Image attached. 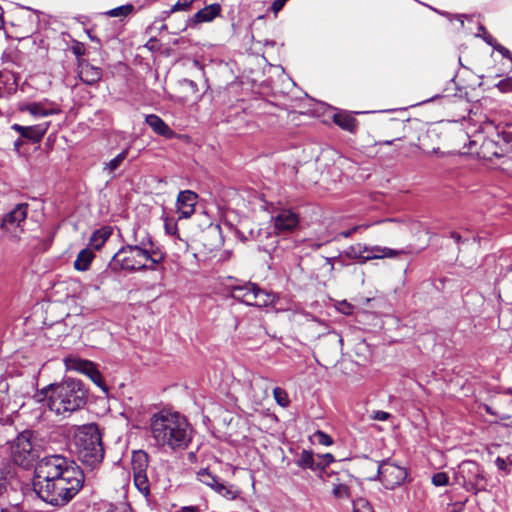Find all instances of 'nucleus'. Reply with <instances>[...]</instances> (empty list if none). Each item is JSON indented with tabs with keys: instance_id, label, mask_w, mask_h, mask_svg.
I'll list each match as a JSON object with an SVG mask.
<instances>
[{
	"instance_id": "nucleus-1",
	"label": "nucleus",
	"mask_w": 512,
	"mask_h": 512,
	"mask_svg": "<svg viewBox=\"0 0 512 512\" xmlns=\"http://www.w3.org/2000/svg\"><path fill=\"white\" fill-rule=\"evenodd\" d=\"M151 436L162 448L180 450L192 440V428L188 420L178 412L161 411L150 419Z\"/></svg>"
},
{
	"instance_id": "nucleus-2",
	"label": "nucleus",
	"mask_w": 512,
	"mask_h": 512,
	"mask_svg": "<svg viewBox=\"0 0 512 512\" xmlns=\"http://www.w3.org/2000/svg\"><path fill=\"white\" fill-rule=\"evenodd\" d=\"M51 394L48 407L57 415H70L84 407L87 391L80 380L68 378L61 383L49 385Z\"/></svg>"
},
{
	"instance_id": "nucleus-3",
	"label": "nucleus",
	"mask_w": 512,
	"mask_h": 512,
	"mask_svg": "<svg viewBox=\"0 0 512 512\" xmlns=\"http://www.w3.org/2000/svg\"><path fill=\"white\" fill-rule=\"evenodd\" d=\"M74 452L88 469L97 468L103 461L105 451L102 436L96 424L78 427L73 436Z\"/></svg>"
},
{
	"instance_id": "nucleus-4",
	"label": "nucleus",
	"mask_w": 512,
	"mask_h": 512,
	"mask_svg": "<svg viewBox=\"0 0 512 512\" xmlns=\"http://www.w3.org/2000/svg\"><path fill=\"white\" fill-rule=\"evenodd\" d=\"M84 480L83 471L73 460L60 454L45 456L38 460L34 470L33 482L59 480Z\"/></svg>"
},
{
	"instance_id": "nucleus-5",
	"label": "nucleus",
	"mask_w": 512,
	"mask_h": 512,
	"mask_svg": "<svg viewBox=\"0 0 512 512\" xmlns=\"http://www.w3.org/2000/svg\"><path fill=\"white\" fill-rule=\"evenodd\" d=\"M84 480L65 479L49 482H33L37 496L54 507L66 506L81 490Z\"/></svg>"
},
{
	"instance_id": "nucleus-6",
	"label": "nucleus",
	"mask_w": 512,
	"mask_h": 512,
	"mask_svg": "<svg viewBox=\"0 0 512 512\" xmlns=\"http://www.w3.org/2000/svg\"><path fill=\"white\" fill-rule=\"evenodd\" d=\"M151 254H147L140 248L130 245L123 246L113 256L109 266L112 269L120 268L126 271L154 270Z\"/></svg>"
},
{
	"instance_id": "nucleus-7",
	"label": "nucleus",
	"mask_w": 512,
	"mask_h": 512,
	"mask_svg": "<svg viewBox=\"0 0 512 512\" xmlns=\"http://www.w3.org/2000/svg\"><path fill=\"white\" fill-rule=\"evenodd\" d=\"M231 296L235 300L255 307H267L274 304L276 300V296L273 293L263 290L251 282L233 286Z\"/></svg>"
},
{
	"instance_id": "nucleus-8",
	"label": "nucleus",
	"mask_w": 512,
	"mask_h": 512,
	"mask_svg": "<svg viewBox=\"0 0 512 512\" xmlns=\"http://www.w3.org/2000/svg\"><path fill=\"white\" fill-rule=\"evenodd\" d=\"M497 139L486 138L482 141L479 148L474 150L473 147L477 145V140L469 142L470 153H476L479 158L491 161L493 158H500L507 152L508 145L512 141V137L507 134L501 136L496 135Z\"/></svg>"
},
{
	"instance_id": "nucleus-9",
	"label": "nucleus",
	"mask_w": 512,
	"mask_h": 512,
	"mask_svg": "<svg viewBox=\"0 0 512 512\" xmlns=\"http://www.w3.org/2000/svg\"><path fill=\"white\" fill-rule=\"evenodd\" d=\"M399 254V251L391 248L378 245L367 246L360 243L351 245L344 251V255L347 258L357 260L361 263H365L372 259L393 258Z\"/></svg>"
},
{
	"instance_id": "nucleus-10",
	"label": "nucleus",
	"mask_w": 512,
	"mask_h": 512,
	"mask_svg": "<svg viewBox=\"0 0 512 512\" xmlns=\"http://www.w3.org/2000/svg\"><path fill=\"white\" fill-rule=\"evenodd\" d=\"M28 204L19 203L6 213L1 221V229L12 240L18 241L23 233V223L28 215Z\"/></svg>"
},
{
	"instance_id": "nucleus-11",
	"label": "nucleus",
	"mask_w": 512,
	"mask_h": 512,
	"mask_svg": "<svg viewBox=\"0 0 512 512\" xmlns=\"http://www.w3.org/2000/svg\"><path fill=\"white\" fill-rule=\"evenodd\" d=\"M458 478L462 479V485L467 491L475 493L485 489L486 480L483 470L474 461H463L459 465Z\"/></svg>"
},
{
	"instance_id": "nucleus-12",
	"label": "nucleus",
	"mask_w": 512,
	"mask_h": 512,
	"mask_svg": "<svg viewBox=\"0 0 512 512\" xmlns=\"http://www.w3.org/2000/svg\"><path fill=\"white\" fill-rule=\"evenodd\" d=\"M237 86L232 85L228 91L220 95L222 102L227 105L228 108H239L242 112L247 113H269L272 103L262 98H254L250 101L249 105H245V101L242 99H236L235 103L228 98L229 94L236 92Z\"/></svg>"
},
{
	"instance_id": "nucleus-13",
	"label": "nucleus",
	"mask_w": 512,
	"mask_h": 512,
	"mask_svg": "<svg viewBox=\"0 0 512 512\" xmlns=\"http://www.w3.org/2000/svg\"><path fill=\"white\" fill-rule=\"evenodd\" d=\"M148 454L142 450L133 452L132 470L136 488L145 496L150 494V483L147 476Z\"/></svg>"
},
{
	"instance_id": "nucleus-14",
	"label": "nucleus",
	"mask_w": 512,
	"mask_h": 512,
	"mask_svg": "<svg viewBox=\"0 0 512 512\" xmlns=\"http://www.w3.org/2000/svg\"><path fill=\"white\" fill-rule=\"evenodd\" d=\"M377 472L379 480L387 489H394L401 485L407 477L406 469L389 459L379 463Z\"/></svg>"
},
{
	"instance_id": "nucleus-15",
	"label": "nucleus",
	"mask_w": 512,
	"mask_h": 512,
	"mask_svg": "<svg viewBox=\"0 0 512 512\" xmlns=\"http://www.w3.org/2000/svg\"><path fill=\"white\" fill-rule=\"evenodd\" d=\"M64 362L67 370L77 371L88 376L95 385L103 391H107V386L102 375L93 362L81 359L77 356H68L65 358Z\"/></svg>"
},
{
	"instance_id": "nucleus-16",
	"label": "nucleus",
	"mask_w": 512,
	"mask_h": 512,
	"mask_svg": "<svg viewBox=\"0 0 512 512\" xmlns=\"http://www.w3.org/2000/svg\"><path fill=\"white\" fill-rule=\"evenodd\" d=\"M132 247L140 248L147 254H151L152 264L158 265L164 260V253L153 242L150 234L143 228H136L133 230V242L129 244Z\"/></svg>"
},
{
	"instance_id": "nucleus-17",
	"label": "nucleus",
	"mask_w": 512,
	"mask_h": 512,
	"mask_svg": "<svg viewBox=\"0 0 512 512\" xmlns=\"http://www.w3.org/2000/svg\"><path fill=\"white\" fill-rule=\"evenodd\" d=\"M198 480L212 488L219 495L225 497L228 500L237 498L239 491L232 485H227L217 475L213 474L209 469L204 468L197 473Z\"/></svg>"
},
{
	"instance_id": "nucleus-18",
	"label": "nucleus",
	"mask_w": 512,
	"mask_h": 512,
	"mask_svg": "<svg viewBox=\"0 0 512 512\" xmlns=\"http://www.w3.org/2000/svg\"><path fill=\"white\" fill-rule=\"evenodd\" d=\"M272 220L276 235L291 233L299 225V216L291 209H279Z\"/></svg>"
},
{
	"instance_id": "nucleus-19",
	"label": "nucleus",
	"mask_w": 512,
	"mask_h": 512,
	"mask_svg": "<svg viewBox=\"0 0 512 512\" xmlns=\"http://www.w3.org/2000/svg\"><path fill=\"white\" fill-rule=\"evenodd\" d=\"M13 453L15 461H20L22 464L34 458L33 445L28 432L21 433L17 437Z\"/></svg>"
},
{
	"instance_id": "nucleus-20",
	"label": "nucleus",
	"mask_w": 512,
	"mask_h": 512,
	"mask_svg": "<svg viewBox=\"0 0 512 512\" xmlns=\"http://www.w3.org/2000/svg\"><path fill=\"white\" fill-rule=\"evenodd\" d=\"M198 195L191 191H181L177 197V210L180 218H190L195 212Z\"/></svg>"
},
{
	"instance_id": "nucleus-21",
	"label": "nucleus",
	"mask_w": 512,
	"mask_h": 512,
	"mask_svg": "<svg viewBox=\"0 0 512 512\" xmlns=\"http://www.w3.org/2000/svg\"><path fill=\"white\" fill-rule=\"evenodd\" d=\"M49 127V122H43L37 125L22 126L20 124H13L11 128L18 132L21 137L26 138L32 142H38L42 139Z\"/></svg>"
},
{
	"instance_id": "nucleus-22",
	"label": "nucleus",
	"mask_w": 512,
	"mask_h": 512,
	"mask_svg": "<svg viewBox=\"0 0 512 512\" xmlns=\"http://www.w3.org/2000/svg\"><path fill=\"white\" fill-rule=\"evenodd\" d=\"M409 120L391 118L385 123L387 133L393 138L380 142L381 145H391L394 141L401 140L405 137L406 128Z\"/></svg>"
},
{
	"instance_id": "nucleus-23",
	"label": "nucleus",
	"mask_w": 512,
	"mask_h": 512,
	"mask_svg": "<svg viewBox=\"0 0 512 512\" xmlns=\"http://www.w3.org/2000/svg\"><path fill=\"white\" fill-rule=\"evenodd\" d=\"M222 7L218 3H213L200 9L194 14L191 21L193 24L208 23L213 21L221 14Z\"/></svg>"
},
{
	"instance_id": "nucleus-24",
	"label": "nucleus",
	"mask_w": 512,
	"mask_h": 512,
	"mask_svg": "<svg viewBox=\"0 0 512 512\" xmlns=\"http://www.w3.org/2000/svg\"><path fill=\"white\" fill-rule=\"evenodd\" d=\"M146 124L158 135L167 139L175 136V132L157 115L150 114L145 118Z\"/></svg>"
},
{
	"instance_id": "nucleus-25",
	"label": "nucleus",
	"mask_w": 512,
	"mask_h": 512,
	"mask_svg": "<svg viewBox=\"0 0 512 512\" xmlns=\"http://www.w3.org/2000/svg\"><path fill=\"white\" fill-rule=\"evenodd\" d=\"M79 79L88 85L97 83L102 77V70L99 66H77Z\"/></svg>"
},
{
	"instance_id": "nucleus-26",
	"label": "nucleus",
	"mask_w": 512,
	"mask_h": 512,
	"mask_svg": "<svg viewBox=\"0 0 512 512\" xmlns=\"http://www.w3.org/2000/svg\"><path fill=\"white\" fill-rule=\"evenodd\" d=\"M333 121L341 129L348 131L350 133H355L358 127V122L356 118L351 113H348L346 111H341L334 114Z\"/></svg>"
},
{
	"instance_id": "nucleus-27",
	"label": "nucleus",
	"mask_w": 512,
	"mask_h": 512,
	"mask_svg": "<svg viewBox=\"0 0 512 512\" xmlns=\"http://www.w3.org/2000/svg\"><path fill=\"white\" fill-rule=\"evenodd\" d=\"M21 111H27L31 115L35 117H45L48 115H53L58 113V109L53 107H46V104L43 102H31L23 104L20 107Z\"/></svg>"
},
{
	"instance_id": "nucleus-28",
	"label": "nucleus",
	"mask_w": 512,
	"mask_h": 512,
	"mask_svg": "<svg viewBox=\"0 0 512 512\" xmlns=\"http://www.w3.org/2000/svg\"><path fill=\"white\" fill-rule=\"evenodd\" d=\"M111 234H112V231H111L110 227H102V228L96 230L90 237V241H89L90 246L96 250H99L105 244V242L109 239Z\"/></svg>"
},
{
	"instance_id": "nucleus-29",
	"label": "nucleus",
	"mask_w": 512,
	"mask_h": 512,
	"mask_svg": "<svg viewBox=\"0 0 512 512\" xmlns=\"http://www.w3.org/2000/svg\"><path fill=\"white\" fill-rule=\"evenodd\" d=\"M94 258V253L89 249L81 250L74 262V268L78 271H86L88 270L92 260Z\"/></svg>"
},
{
	"instance_id": "nucleus-30",
	"label": "nucleus",
	"mask_w": 512,
	"mask_h": 512,
	"mask_svg": "<svg viewBox=\"0 0 512 512\" xmlns=\"http://www.w3.org/2000/svg\"><path fill=\"white\" fill-rule=\"evenodd\" d=\"M296 464L302 468L316 469L318 467L315 466L314 457L312 452L303 450L299 455Z\"/></svg>"
},
{
	"instance_id": "nucleus-31",
	"label": "nucleus",
	"mask_w": 512,
	"mask_h": 512,
	"mask_svg": "<svg viewBox=\"0 0 512 512\" xmlns=\"http://www.w3.org/2000/svg\"><path fill=\"white\" fill-rule=\"evenodd\" d=\"M128 152H129L128 149L123 150L115 158H113L108 163H106L104 170H107L109 174L116 171L120 167V165L123 163V161L127 158Z\"/></svg>"
},
{
	"instance_id": "nucleus-32",
	"label": "nucleus",
	"mask_w": 512,
	"mask_h": 512,
	"mask_svg": "<svg viewBox=\"0 0 512 512\" xmlns=\"http://www.w3.org/2000/svg\"><path fill=\"white\" fill-rule=\"evenodd\" d=\"M354 512H374L372 506L365 498H357L353 500Z\"/></svg>"
},
{
	"instance_id": "nucleus-33",
	"label": "nucleus",
	"mask_w": 512,
	"mask_h": 512,
	"mask_svg": "<svg viewBox=\"0 0 512 512\" xmlns=\"http://www.w3.org/2000/svg\"><path fill=\"white\" fill-rule=\"evenodd\" d=\"M273 395H274V398L276 400V402L282 406V407H286L288 406L289 404V398H288V395L286 393V391L280 387H276L273 389Z\"/></svg>"
},
{
	"instance_id": "nucleus-34",
	"label": "nucleus",
	"mask_w": 512,
	"mask_h": 512,
	"mask_svg": "<svg viewBox=\"0 0 512 512\" xmlns=\"http://www.w3.org/2000/svg\"><path fill=\"white\" fill-rule=\"evenodd\" d=\"M332 494L338 499L350 497V491L347 485L338 483L332 489Z\"/></svg>"
},
{
	"instance_id": "nucleus-35",
	"label": "nucleus",
	"mask_w": 512,
	"mask_h": 512,
	"mask_svg": "<svg viewBox=\"0 0 512 512\" xmlns=\"http://www.w3.org/2000/svg\"><path fill=\"white\" fill-rule=\"evenodd\" d=\"M133 10L132 5H123L117 8H114L107 12V14L111 17H119V16H126L129 13H131Z\"/></svg>"
},
{
	"instance_id": "nucleus-36",
	"label": "nucleus",
	"mask_w": 512,
	"mask_h": 512,
	"mask_svg": "<svg viewBox=\"0 0 512 512\" xmlns=\"http://www.w3.org/2000/svg\"><path fill=\"white\" fill-rule=\"evenodd\" d=\"M314 437L321 445L330 446L333 444V439L331 438V436L323 431H316Z\"/></svg>"
},
{
	"instance_id": "nucleus-37",
	"label": "nucleus",
	"mask_w": 512,
	"mask_h": 512,
	"mask_svg": "<svg viewBox=\"0 0 512 512\" xmlns=\"http://www.w3.org/2000/svg\"><path fill=\"white\" fill-rule=\"evenodd\" d=\"M432 483L435 486H446L449 483L448 475L444 472H438L432 476Z\"/></svg>"
},
{
	"instance_id": "nucleus-38",
	"label": "nucleus",
	"mask_w": 512,
	"mask_h": 512,
	"mask_svg": "<svg viewBox=\"0 0 512 512\" xmlns=\"http://www.w3.org/2000/svg\"><path fill=\"white\" fill-rule=\"evenodd\" d=\"M477 36H481L484 39V41L490 46H492L494 49L495 46L498 45L496 40L490 34L487 33L485 27L482 25L479 26V33L477 34Z\"/></svg>"
},
{
	"instance_id": "nucleus-39",
	"label": "nucleus",
	"mask_w": 512,
	"mask_h": 512,
	"mask_svg": "<svg viewBox=\"0 0 512 512\" xmlns=\"http://www.w3.org/2000/svg\"><path fill=\"white\" fill-rule=\"evenodd\" d=\"M50 394H51V388L49 386H47V387L43 388L42 390L37 391L34 395V399L36 402H43L45 400H47V402H48Z\"/></svg>"
},
{
	"instance_id": "nucleus-40",
	"label": "nucleus",
	"mask_w": 512,
	"mask_h": 512,
	"mask_svg": "<svg viewBox=\"0 0 512 512\" xmlns=\"http://www.w3.org/2000/svg\"><path fill=\"white\" fill-rule=\"evenodd\" d=\"M371 226V224H362V225H356L353 226L351 229L342 231L339 233V236H342L344 238H349L353 233L358 232L362 229H367Z\"/></svg>"
},
{
	"instance_id": "nucleus-41",
	"label": "nucleus",
	"mask_w": 512,
	"mask_h": 512,
	"mask_svg": "<svg viewBox=\"0 0 512 512\" xmlns=\"http://www.w3.org/2000/svg\"><path fill=\"white\" fill-rule=\"evenodd\" d=\"M466 501L467 500L455 502V503L449 505L448 512H462L464 510Z\"/></svg>"
},
{
	"instance_id": "nucleus-42",
	"label": "nucleus",
	"mask_w": 512,
	"mask_h": 512,
	"mask_svg": "<svg viewBox=\"0 0 512 512\" xmlns=\"http://www.w3.org/2000/svg\"><path fill=\"white\" fill-rule=\"evenodd\" d=\"M287 1L288 0H274L271 5V10L273 13L277 14L279 11H281Z\"/></svg>"
},
{
	"instance_id": "nucleus-43",
	"label": "nucleus",
	"mask_w": 512,
	"mask_h": 512,
	"mask_svg": "<svg viewBox=\"0 0 512 512\" xmlns=\"http://www.w3.org/2000/svg\"><path fill=\"white\" fill-rule=\"evenodd\" d=\"M495 50L500 52L503 55V57L512 62V53L507 48L498 44L497 46H495Z\"/></svg>"
},
{
	"instance_id": "nucleus-44",
	"label": "nucleus",
	"mask_w": 512,
	"mask_h": 512,
	"mask_svg": "<svg viewBox=\"0 0 512 512\" xmlns=\"http://www.w3.org/2000/svg\"><path fill=\"white\" fill-rule=\"evenodd\" d=\"M390 417V414L385 411H375L372 418L374 420L385 421Z\"/></svg>"
},
{
	"instance_id": "nucleus-45",
	"label": "nucleus",
	"mask_w": 512,
	"mask_h": 512,
	"mask_svg": "<svg viewBox=\"0 0 512 512\" xmlns=\"http://www.w3.org/2000/svg\"><path fill=\"white\" fill-rule=\"evenodd\" d=\"M497 86L501 91H509L512 89V79L500 81Z\"/></svg>"
},
{
	"instance_id": "nucleus-46",
	"label": "nucleus",
	"mask_w": 512,
	"mask_h": 512,
	"mask_svg": "<svg viewBox=\"0 0 512 512\" xmlns=\"http://www.w3.org/2000/svg\"><path fill=\"white\" fill-rule=\"evenodd\" d=\"M84 46L83 44L81 43H77L74 47H73V52L77 55V56H81L84 54Z\"/></svg>"
},
{
	"instance_id": "nucleus-47",
	"label": "nucleus",
	"mask_w": 512,
	"mask_h": 512,
	"mask_svg": "<svg viewBox=\"0 0 512 512\" xmlns=\"http://www.w3.org/2000/svg\"><path fill=\"white\" fill-rule=\"evenodd\" d=\"M495 464L496 466L500 469V470H505L506 469V461L505 459L501 458V457H497L496 460H495Z\"/></svg>"
},
{
	"instance_id": "nucleus-48",
	"label": "nucleus",
	"mask_w": 512,
	"mask_h": 512,
	"mask_svg": "<svg viewBox=\"0 0 512 512\" xmlns=\"http://www.w3.org/2000/svg\"><path fill=\"white\" fill-rule=\"evenodd\" d=\"M11 54H12V51L4 52L3 55H2L3 62H12V63H14L15 62V58H13L11 56Z\"/></svg>"
},
{
	"instance_id": "nucleus-49",
	"label": "nucleus",
	"mask_w": 512,
	"mask_h": 512,
	"mask_svg": "<svg viewBox=\"0 0 512 512\" xmlns=\"http://www.w3.org/2000/svg\"><path fill=\"white\" fill-rule=\"evenodd\" d=\"M322 458H323L324 465H328L334 461V457L330 453L323 455Z\"/></svg>"
},
{
	"instance_id": "nucleus-50",
	"label": "nucleus",
	"mask_w": 512,
	"mask_h": 512,
	"mask_svg": "<svg viewBox=\"0 0 512 512\" xmlns=\"http://www.w3.org/2000/svg\"><path fill=\"white\" fill-rule=\"evenodd\" d=\"M450 237L457 243L459 244L461 241H462V237L459 233L457 232H451L450 233Z\"/></svg>"
},
{
	"instance_id": "nucleus-51",
	"label": "nucleus",
	"mask_w": 512,
	"mask_h": 512,
	"mask_svg": "<svg viewBox=\"0 0 512 512\" xmlns=\"http://www.w3.org/2000/svg\"><path fill=\"white\" fill-rule=\"evenodd\" d=\"M469 71L468 66H460V68L457 71L456 76L465 75Z\"/></svg>"
},
{
	"instance_id": "nucleus-52",
	"label": "nucleus",
	"mask_w": 512,
	"mask_h": 512,
	"mask_svg": "<svg viewBox=\"0 0 512 512\" xmlns=\"http://www.w3.org/2000/svg\"><path fill=\"white\" fill-rule=\"evenodd\" d=\"M165 227H166V230L171 233V234H174L176 232V225H172L170 226L168 223L165 224Z\"/></svg>"
},
{
	"instance_id": "nucleus-53",
	"label": "nucleus",
	"mask_w": 512,
	"mask_h": 512,
	"mask_svg": "<svg viewBox=\"0 0 512 512\" xmlns=\"http://www.w3.org/2000/svg\"><path fill=\"white\" fill-rule=\"evenodd\" d=\"M326 263L331 265V268L333 269V258H326Z\"/></svg>"
},
{
	"instance_id": "nucleus-54",
	"label": "nucleus",
	"mask_w": 512,
	"mask_h": 512,
	"mask_svg": "<svg viewBox=\"0 0 512 512\" xmlns=\"http://www.w3.org/2000/svg\"><path fill=\"white\" fill-rule=\"evenodd\" d=\"M20 145H21V140H16V141L14 142V146H15V148H16L17 150L19 149V146H20Z\"/></svg>"
},
{
	"instance_id": "nucleus-55",
	"label": "nucleus",
	"mask_w": 512,
	"mask_h": 512,
	"mask_svg": "<svg viewBox=\"0 0 512 512\" xmlns=\"http://www.w3.org/2000/svg\"><path fill=\"white\" fill-rule=\"evenodd\" d=\"M1 512H7L6 509H1Z\"/></svg>"
}]
</instances>
